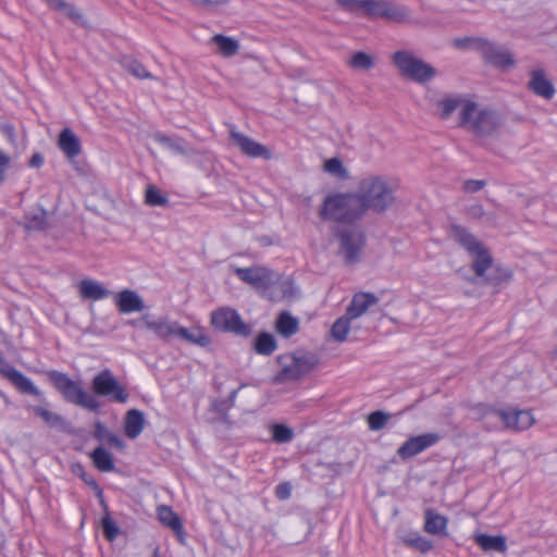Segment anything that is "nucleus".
<instances>
[{"instance_id": "nucleus-25", "label": "nucleus", "mask_w": 557, "mask_h": 557, "mask_svg": "<svg viewBox=\"0 0 557 557\" xmlns=\"http://www.w3.org/2000/svg\"><path fill=\"white\" fill-rule=\"evenodd\" d=\"M81 297L89 300L104 299L110 295V290L102 284L92 280H82L78 284Z\"/></svg>"}, {"instance_id": "nucleus-36", "label": "nucleus", "mask_w": 557, "mask_h": 557, "mask_svg": "<svg viewBox=\"0 0 557 557\" xmlns=\"http://www.w3.org/2000/svg\"><path fill=\"white\" fill-rule=\"evenodd\" d=\"M145 202L150 207H165L169 203V198L154 185H148L145 191Z\"/></svg>"}, {"instance_id": "nucleus-16", "label": "nucleus", "mask_w": 557, "mask_h": 557, "mask_svg": "<svg viewBox=\"0 0 557 557\" xmlns=\"http://www.w3.org/2000/svg\"><path fill=\"white\" fill-rule=\"evenodd\" d=\"M145 329L151 331L159 339L170 342L175 338L178 323L166 318L154 319L151 314L143 315Z\"/></svg>"}, {"instance_id": "nucleus-11", "label": "nucleus", "mask_w": 557, "mask_h": 557, "mask_svg": "<svg viewBox=\"0 0 557 557\" xmlns=\"http://www.w3.org/2000/svg\"><path fill=\"white\" fill-rule=\"evenodd\" d=\"M91 388L97 396L125 404L128 400L126 388L116 380L109 369L100 371L91 382Z\"/></svg>"}, {"instance_id": "nucleus-57", "label": "nucleus", "mask_w": 557, "mask_h": 557, "mask_svg": "<svg viewBox=\"0 0 557 557\" xmlns=\"http://www.w3.org/2000/svg\"><path fill=\"white\" fill-rule=\"evenodd\" d=\"M128 324L136 329H145L143 317L140 319L129 321Z\"/></svg>"}, {"instance_id": "nucleus-30", "label": "nucleus", "mask_w": 557, "mask_h": 557, "mask_svg": "<svg viewBox=\"0 0 557 557\" xmlns=\"http://www.w3.org/2000/svg\"><path fill=\"white\" fill-rule=\"evenodd\" d=\"M94 465L102 472H110L114 470V462L112 455L102 446L95 448L90 453Z\"/></svg>"}, {"instance_id": "nucleus-24", "label": "nucleus", "mask_w": 557, "mask_h": 557, "mask_svg": "<svg viewBox=\"0 0 557 557\" xmlns=\"http://www.w3.org/2000/svg\"><path fill=\"white\" fill-rule=\"evenodd\" d=\"M175 338L194 344L200 347H208L211 344V339L207 336L203 331L199 327L186 329L177 325Z\"/></svg>"}, {"instance_id": "nucleus-43", "label": "nucleus", "mask_w": 557, "mask_h": 557, "mask_svg": "<svg viewBox=\"0 0 557 557\" xmlns=\"http://www.w3.org/2000/svg\"><path fill=\"white\" fill-rule=\"evenodd\" d=\"M272 437L276 443H288L294 437V432L290 428L285 424H273Z\"/></svg>"}, {"instance_id": "nucleus-20", "label": "nucleus", "mask_w": 557, "mask_h": 557, "mask_svg": "<svg viewBox=\"0 0 557 557\" xmlns=\"http://www.w3.org/2000/svg\"><path fill=\"white\" fill-rule=\"evenodd\" d=\"M58 147L71 161L82 153L79 138L71 128L67 127L61 131L58 139Z\"/></svg>"}, {"instance_id": "nucleus-2", "label": "nucleus", "mask_w": 557, "mask_h": 557, "mask_svg": "<svg viewBox=\"0 0 557 557\" xmlns=\"http://www.w3.org/2000/svg\"><path fill=\"white\" fill-rule=\"evenodd\" d=\"M397 189L396 180L385 175L369 174L359 181L355 195L362 213L372 211L381 214L395 206Z\"/></svg>"}, {"instance_id": "nucleus-54", "label": "nucleus", "mask_w": 557, "mask_h": 557, "mask_svg": "<svg viewBox=\"0 0 557 557\" xmlns=\"http://www.w3.org/2000/svg\"><path fill=\"white\" fill-rule=\"evenodd\" d=\"M471 37H465V38H456L454 40V46L459 49H466L470 47Z\"/></svg>"}, {"instance_id": "nucleus-21", "label": "nucleus", "mask_w": 557, "mask_h": 557, "mask_svg": "<svg viewBox=\"0 0 557 557\" xmlns=\"http://www.w3.org/2000/svg\"><path fill=\"white\" fill-rule=\"evenodd\" d=\"M482 57L485 62L496 67L506 69L515 63L512 54L507 49L498 47L493 42H491Z\"/></svg>"}, {"instance_id": "nucleus-48", "label": "nucleus", "mask_w": 557, "mask_h": 557, "mask_svg": "<svg viewBox=\"0 0 557 557\" xmlns=\"http://www.w3.org/2000/svg\"><path fill=\"white\" fill-rule=\"evenodd\" d=\"M490 45H491V41L485 38L471 37L470 47L480 51L482 55Z\"/></svg>"}, {"instance_id": "nucleus-37", "label": "nucleus", "mask_w": 557, "mask_h": 557, "mask_svg": "<svg viewBox=\"0 0 557 557\" xmlns=\"http://www.w3.org/2000/svg\"><path fill=\"white\" fill-rule=\"evenodd\" d=\"M47 225V212L44 209L26 216V228L29 231H44Z\"/></svg>"}, {"instance_id": "nucleus-6", "label": "nucleus", "mask_w": 557, "mask_h": 557, "mask_svg": "<svg viewBox=\"0 0 557 557\" xmlns=\"http://www.w3.org/2000/svg\"><path fill=\"white\" fill-rule=\"evenodd\" d=\"M334 235L339 243L338 255L345 265L350 267L360 262L366 247L362 228L357 225H339L335 228Z\"/></svg>"}, {"instance_id": "nucleus-5", "label": "nucleus", "mask_w": 557, "mask_h": 557, "mask_svg": "<svg viewBox=\"0 0 557 557\" xmlns=\"http://www.w3.org/2000/svg\"><path fill=\"white\" fill-rule=\"evenodd\" d=\"M349 13H363L368 17L381 16L396 22H403L408 17L405 8L396 7L383 0H334Z\"/></svg>"}, {"instance_id": "nucleus-15", "label": "nucleus", "mask_w": 557, "mask_h": 557, "mask_svg": "<svg viewBox=\"0 0 557 557\" xmlns=\"http://www.w3.org/2000/svg\"><path fill=\"white\" fill-rule=\"evenodd\" d=\"M230 137L245 156L249 158H262L264 160L272 159V153L265 146L235 128L231 129Z\"/></svg>"}, {"instance_id": "nucleus-27", "label": "nucleus", "mask_w": 557, "mask_h": 557, "mask_svg": "<svg viewBox=\"0 0 557 557\" xmlns=\"http://www.w3.org/2000/svg\"><path fill=\"white\" fill-rule=\"evenodd\" d=\"M474 542L485 552L504 553L507 549L506 537L503 535L476 534Z\"/></svg>"}, {"instance_id": "nucleus-55", "label": "nucleus", "mask_w": 557, "mask_h": 557, "mask_svg": "<svg viewBox=\"0 0 557 557\" xmlns=\"http://www.w3.org/2000/svg\"><path fill=\"white\" fill-rule=\"evenodd\" d=\"M469 212L474 218H481L484 214V210H483V207L481 205L472 206L469 209Z\"/></svg>"}, {"instance_id": "nucleus-52", "label": "nucleus", "mask_w": 557, "mask_h": 557, "mask_svg": "<svg viewBox=\"0 0 557 557\" xmlns=\"http://www.w3.org/2000/svg\"><path fill=\"white\" fill-rule=\"evenodd\" d=\"M42 164H44V157H42V154H41V153H39V152L34 153V154L30 157L29 161H28V165H29L30 168H37V169H38V168H40Z\"/></svg>"}, {"instance_id": "nucleus-42", "label": "nucleus", "mask_w": 557, "mask_h": 557, "mask_svg": "<svg viewBox=\"0 0 557 557\" xmlns=\"http://www.w3.org/2000/svg\"><path fill=\"white\" fill-rule=\"evenodd\" d=\"M391 416L381 410L374 411L368 416V425L372 431L382 430L388 422Z\"/></svg>"}, {"instance_id": "nucleus-19", "label": "nucleus", "mask_w": 557, "mask_h": 557, "mask_svg": "<svg viewBox=\"0 0 557 557\" xmlns=\"http://www.w3.org/2000/svg\"><path fill=\"white\" fill-rule=\"evenodd\" d=\"M377 302L379 298L373 293H357L346 309V315L355 320Z\"/></svg>"}, {"instance_id": "nucleus-40", "label": "nucleus", "mask_w": 557, "mask_h": 557, "mask_svg": "<svg viewBox=\"0 0 557 557\" xmlns=\"http://www.w3.org/2000/svg\"><path fill=\"white\" fill-rule=\"evenodd\" d=\"M348 64L355 70H369L374 63L371 55L366 52L358 51L351 55Z\"/></svg>"}, {"instance_id": "nucleus-12", "label": "nucleus", "mask_w": 557, "mask_h": 557, "mask_svg": "<svg viewBox=\"0 0 557 557\" xmlns=\"http://www.w3.org/2000/svg\"><path fill=\"white\" fill-rule=\"evenodd\" d=\"M235 274L240 281L249 284L262 295H265L267 290L275 285L278 277L274 271L262 267L236 268Z\"/></svg>"}, {"instance_id": "nucleus-3", "label": "nucleus", "mask_w": 557, "mask_h": 557, "mask_svg": "<svg viewBox=\"0 0 557 557\" xmlns=\"http://www.w3.org/2000/svg\"><path fill=\"white\" fill-rule=\"evenodd\" d=\"M450 237L472 258L471 269L475 277L485 283L486 272L493 268V257L488 249L466 227L454 224L449 228Z\"/></svg>"}, {"instance_id": "nucleus-34", "label": "nucleus", "mask_w": 557, "mask_h": 557, "mask_svg": "<svg viewBox=\"0 0 557 557\" xmlns=\"http://www.w3.org/2000/svg\"><path fill=\"white\" fill-rule=\"evenodd\" d=\"M404 544L408 547L414 548L416 550L426 554L433 549L434 544L431 540L419 535L418 533L409 534L403 537Z\"/></svg>"}, {"instance_id": "nucleus-31", "label": "nucleus", "mask_w": 557, "mask_h": 557, "mask_svg": "<svg viewBox=\"0 0 557 557\" xmlns=\"http://www.w3.org/2000/svg\"><path fill=\"white\" fill-rule=\"evenodd\" d=\"M32 411L35 416L41 418L47 425L50 428L63 430L65 426V420L62 416L48 410L41 406H33Z\"/></svg>"}, {"instance_id": "nucleus-60", "label": "nucleus", "mask_w": 557, "mask_h": 557, "mask_svg": "<svg viewBox=\"0 0 557 557\" xmlns=\"http://www.w3.org/2000/svg\"><path fill=\"white\" fill-rule=\"evenodd\" d=\"M468 281L471 282V283H476L475 277L468 278Z\"/></svg>"}, {"instance_id": "nucleus-33", "label": "nucleus", "mask_w": 557, "mask_h": 557, "mask_svg": "<svg viewBox=\"0 0 557 557\" xmlns=\"http://www.w3.org/2000/svg\"><path fill=\"white\" fill-rule=\"evenodd\" d=\"M253 348L259 355L269 356L276 349V341L272 334L262 332L256 337Z\"/></svg>"}, {"instance_id": "nucleus-38", "label": "nucleus", "mask_w": 557, "mask_h": 557, "mask_svg": "<svg viewBox=\"0 0 557 557\" xmlns=\"http://www.w3.org/2000/svg\"><path fill=\"white\" fill-rule=\"evenodd\" d=\"M511 277V272L506 268H492L491 273L485 277V284L497 286L504 282H507Z\"/></svg>"}, {"instance_id": "nucleus-22", "label": "nucleus", "mask_w": 557, "mask_h": 557, "mask_svg": "<svg viewBox=\"0 0 557 557\" xmlns=\"http://www.w3.org/2000/svg\"><path fill=\"white\" fill-rule=\"evenodd\" d=\"M145 414L138 409H131L126 412L124 418V433L125 435L134 440L140 435L145 428Z\"/></svg>"}, {"instance_id": "nucleus-44", "label": "nucleus", "mask_w": 557, "mask_h": 557, "mask_svg": "<svg viewBox=\"0 0 557 557\" xmlns=\"http://www.w3.org/2000/svg\"><path fill=\"white\" fill-rule=\"evenodd\" d=\"M101 527L104 534V537L112 542L116 539L119 535V527L116 525L115 521L110 517L109 513H107L102 520H101Z\"/></svg>"}, {"instance_id": "nucleus-59", "label": "nucleus", "mask_w": 557, "mask_h": 557, "mask_svg": "<svg viewBox=\"0 0 557 557\" xmlns=\"http://www.w3.org/2000/svg\"><path fill=\"white\" fill-rule=\"evenodd\" d=\"M236 394H237V391H236V389H234V391L231 393L230 398H231V400H232V401L234 400V398H235Z\"/></svg>"}, {"instance_id": "nucleus-45", "label": "nucleus", "mask_w": 557, "mask_h": 557, "mask_svg": "<svg viewBox=\"0 0 557 557\" xmlns=\"http://www.w3.org/2000/svg\"><path fill=\"white\" fill-rule=\"evenodd\" d=\"M324 171L337 177H343L346 174V170L342 161L337 158L326 160L324 163Z\"/></svg>"}, {"instance_id": "nucleus-58", "label": "nucleus", "mask_w": 557, "mask_h": 557, "mask_svg": "<svg viewBox=\"0 0 557 557\" xmlns=\"http://www.w3.org/2000/svg\"><path fill=\"white\" fill-rule=\"evenodd\" d=\"M5 169H0V184L5 180Z\"/></svg>"}, {"instance_id": "nucleus-17", "label": "nucleus", "mask_w": 557, "mask_h": 557, "mask_svg": "<svg viewBox=\"0 0 557 557\" xmlns=\"http://www.w3.org/2000/svg\"><path fill=\"white\" fill-rule=\"evenodd\" d=\"M115 306L121 313L140 312L145 309L143 298L132 289H123L115 295Z\"/></svg>"}, {"instance_id": "nucleus-49", "label": "nucleus", "mask_w": 557, "mask_h": 557, "mask_svg": "<svg viewBox=\"0 0 557 557\" xmlns=\"http://www.w3.org/2000/svg\"><path fill=\"white\" fill-rule=\"evenodd\" d=\"M112 432L108 430L101 422L95 423L94 437L100 442L107 440Z\"/></svg>"}, {"instance_id": "nucleus-14", "label": "nucleus", "mask_w": 557, "mask_h": 557, "mask_svg": "<svg viewBox=\"0 0 557 557\" xmlns=\"http://www.w3.org/2000/svg\"><path fill=\"white\" fill-rule=\"evenodd\" d=\"M488 412L499 417L506 428L516 431L527 430L534 423L533 416L528 410H502L490 408L484 411L485 414Z\"/></svg>"}, {"instance_id": "nucleus-41", "label": "nucleus", "mask_w": 557, "mask_h": 557, "mask_svg": "<svg viewBox=\"0 0 557 557\" xmlns=\"http://www.w3.org/2000/svg\"><path fill=\"white\" fill-rule=\"evenodd\" d=\"M78 468V471H75L82 479L83 481L89 485L96 493V496L100 499L101 502V505L103 506L104 510L107 511L108 510V506L104 504V500H103V492H102V488L100 487V485L97 483V481L90 476L88 473L85 472L84 468L82 466H77Z\"/></svg>"}, {"instance_id": "nucleus-9", "label": "nucleus", "mask_w": 557, "mask_h": 557, "mask_svg": "<svg viewBox=\"0 0 557 557\" xmlns=\"http://www.w3.org/2000/svg\"><path fill=\"white\" fill-rule=\"evenodd\" d=\"M281 362L280 376L283 380H298L315 368L319 358L313 352L296 351L293 355L282 357Z\"/></svg>"}, {"instance_id": "nucleus-18", "label": "nucleus", "mask_w": 557, "mask_h": 557, "mask_svg": "<svg viewBox=\"0 0 557 557\" xmlns=\"http://www.w3.org/2000/svg\"><path fill=\"white\" fill-rule=\"evenodd\" d=\"M528 88L536 96L547 100L552 99L555 95V87L545 76V72L542 69L531 72Z\"/></svg>"}, {"instance_id": "nucleus-51", "label": "nucleus", "mask_w": 557, "mask_h": 557, "mask_svg": "<svg viewBox=\"0 0 557 557\" xmlns=\"http://www.w3.org/2000/svg\"><path fill=\"white\" fill-rule=\"evenodd\" d=\"M103 442H107L109 445L116 448L124 447V442L114 433H111Z\"/></svg>"}, {"instance_id": "nucleus-50", "label": "nucleus", "mask_w": 557, "mask_h": 557, "mask_svg": "<svg viewBox=\"0 0 557 557\" xmlns=\"http://www.w3.org/2000/svg\"><path fill=\"white\" fill-rule=\"evenodd\" d=\"M275 495L278 499H287L290 496V486L288 483L278 484L275 488Z\"/></svg>"}, {"instance_id": "nucleus-29", "label": "nucleus", "mask_w": 557, "mask_h": 557, "mask_svg": "<svg viewBox=\"0 0 557 557\" xmlns=\"http://www.w3.org/2000/svg\"><path fill=\"white\" fill-rule=\"evenodd\" d=\"M211 42L218 47L219 52L225 58L235 55L239 50V44L236 39L221 34L214 35Z\"/></svg>"}, {"instance_id": "nucleus-53", "label": "nucleus", "mask_w": 557, "mask_h": 557, "mask_svg": "<svg viewBox=\"0 0 557 557\" xmlns=\"http://www.w3.org/2000/svg\"><path fill=\"white\" fill-rule=\"evenodd\" d=\"M195 5L208 8L211 5H218L224 3L225 0H190Z\"/></svg>"}, {"instance_id": "nucleus-47", "label": "nucleus", "mask_w": 557, "mask_h": 557, "mask_svg": "<svg viewBox=\"0 0 557 557\" xmlns=\"http://www.w3.org/2000/svg\"><path fill=\"white\" fill-rule=\"evenodd\" d=\"M0 131L3 133L11 145L16 146V133L14 126L11 123L0 124Z\"/></svg>"}, {"instance_id": "nucleus-35", "label": "nucleus", "mask_w": 557, "mask_h": 557, "mask_svg": "<svg viewBox=\"0 0 557 557\" xmlns=\"http://www.w3.org/2000/svg\"><path fill=\"white\" fill-rule=\"evenodd\" d=\"M351 320L352 319L345 314L334 322L331 329V335L336 342L342 343L347 338Z\"/></svg>"}, {"instance_id": "nucleus-39", "label": "nucleus", "mask_w": 557, "mask_h": 557, "mask_svg": "<svg viewBox=\"0 0 557 557\" xmlns=\"http://www.w3.org/2000/svg\"><path fill=\"white\" fill-rule=\"evenodd\" d=\"M123 66L137 78L144 79L152 77L145 66L135 59L125 58L123 60Z\"/></svg>"}, {"instance_id": "nucleus-46", "label": "nucleus", "mask_w": 557, "mask_h": 557, "mask_svg": "<svg viewBox=\"0 0 557 557\" xmlns=\"http://www.w3.org/2000/svg\"><path fill=\"white\" fill-rule=\"evenodd\" d=\"M486 182L484 180H467L462 185V189L466 193H476L484 188Z\"/></svg>"}, {"instance_id": "nucleus-1", "label": "nucleus", "mask_w": 557, "mask_h": 557, "mask_svg": "<svg viewBox=\"0 0 557 557\" xmlns=\"http://www.w3.org/2000/svg\"><path fill=\"white\" fill-rule=\"evenodd\" d=\"M437 107L442 120H447L459 109L458 127L468 131L475 137L493 136L503 124V119L497 111L479 110L476 102L461 96H447L437 101Z\"/></svg>"}, {"instance_id": "nucleus-7", "label": "nucleus", "mask_w": 557, "mask_h": 557, "mask_svg": "<svg viewBox=\"0 0 557 557\" xmlns=\"http://www.w3.org/2000/svg\"><path fill=\"white\" fill-rule=\"evenodd\" d=\"M48 379L67 403L92 412L99 411V401L94 396L88 395L77 382L71 380L65 373L51 370L48 372Z\"/></svg>"}, {"instance_id": "nucleus-32", "label": "nucleus", "mask_w": 557, "mask_h": 557, "mask_svg": "<svg viewBox=\"0 0 557 557\" xmlns=\"http://www.w3.org/2000/svg\"><path fill=\"white\" fill-rule=\"evenodd\" d=\"M152 139L174 153L185 156L187 154V149L184 146V141L181 138H174L166 136L160 132L152 134Z\"/></svg>"}, {"instance_id": "nucleus-8", "label": "nucleus", "mask_w": 557, "mask_h": 557, "mask_svg": "<svg viewBox=\"0 0 557 557\" xmlns=\"http://www.w3.org/2000/svg\"><path fill=\"white\" fill-rule=\"evenodd\" d=\"M392 61L404 76L419 84H424L437 75L435 67L417 58L409 50L394 52Z\"/></svg>"}, {"instance_id": "nucleus-26", "label": "nucleus", "mask_w": 557, "mask_h": 557, "mask_svg": "<svg viewBox=\"0 0 557 557\" xmlns=\"http://www.w3.org/2000/svg\"><path fill=\"white\" fill-rule=\"evenodd\" d=\"M424 531L433 535H447V518L437 513L433 509H426L424 512Z\"/></svg>"}, {"instance_id": "nucleus-4", "label": "nucleus", "mask_w": 557, "mask_h": 557, "mask_svg": "<svg viewBox=\"0 0 557 557\" xmlns=\"http://www.w3.org/2000/svg\"><path fill=\"white\" fill-rule=\"evenodd\" d=\"M362 214L356 195L344 194L326 197L320 211L322 219L344 223V225H354L352 222L361 218Z\"/></svg>"}, {"instance_id": "nucleus-56", "label": "nucleus", "mask_w": 557, "mask_h": 557, "mask_svg": "<svg viewBox=\"0 0 557 557\" xmlns=\"http://www.w3.org/2000/svg\"><path fill=\"white\" fill-rule=\"evenodd\" d=\"M10 163V157L0 150V169H7Z\"/></svg>"}, {"instance_id": "nucleus-61", "label": "nucleus", "mask_w": 557, "mask_h": 557, "mask_svg": "<svg viewBox=\"0 0 557 557\" xmlns=\"http://www.w3.org/2000/svg\"><path fill=\"white\" fill-rule=\"evenodd\" d=\"M556 385H557V380H556Z\"/></svg>"}, {"instance_id": "nucleus-28", "label": "nucleus", "mask_w": 557, "mask_h": 557, "mask_svg": "<svg viewBox=\"0 0 557 557\" xmlns=\"http://www.w3.org/2000/svg\"><path fill=\"white\" fill-rule=\"evenodd\" d=\"M299 330V322L289 312H282L276 319V331L288 338Z\"/></svg>"}, {"instance_id": "nucleus-13", "label": "nucleus", "mask_w": 557, "mask_h": 557, "mask_svg": "<svg viewBox=\"0 0 557 557\" xmlns=\"http://www.w3.org/2000/svg\"><path fill=\"white\" fill-rule=\"evenodd\" d=\"M441 438V434L436 432L411 436L398 447L397 455L401 460H408L436 445Z\"/></svg>"}, {"instance_id": "nucleus-23", "label": "nucleus", "mask_w": 557, "mask_h": 557, "mask_svg": "<svg viewBox=\"0 0 557 557\" xmlns=\"http://www.w3.org/2000/svg\"><path fill=\"white\" fill-rule=\"evenodd\" d=\"M158 519L164 525L170 528L183 542L184 528L181 518L172 510L170 506L161 505L157 509Z\"/></svg>"}, {"instance_id": "nucleus-10", "label": "nucleus", "mask_w": 557, "mask_h": 557, "mask_svg": "<svg viewBox=\"0 0 557 557\" xmlns=\"http://www.w3.org/2000/svg\"><path fill=\"white\" fill-rule=\"evenodd\" d=\"M211 325L219 332L233 333L240 337L251 335V326L245 323L239 313L228 307H222L211 313Z\"/></svg>"}]
</instances>
